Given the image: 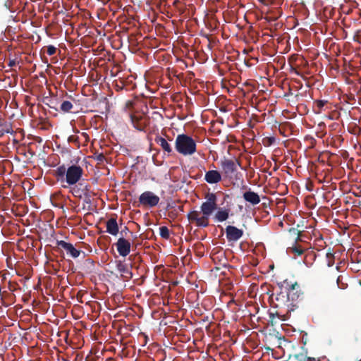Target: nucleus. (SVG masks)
<instances>
[{
    "mask_svg": "<svg viewBox=\"0 0 361 361\" xmlns=\"http://www.w3.org/2000/svg\"><path fill=\"white\" fill-rule=\"evenodd\" d=\"M269 300L271 305L278 309L275 313H270L269 314L272 324L275 317L283 321L287 320L290 317L291 312L298 307L297 304L290 302L288 295L284 289H279L276 295L272 293L269 296Z\"/></svg>",
    "mask_w": 361,
    "mask_h": 361,
    "instance_id": "obj_1",
    "label": "nucleus"
},
{
    "mask_svg": "<svg viewBox=\"0 0 361 361\" xmlns=\"http://www.w3.org/2000/svg\"><path fill=\"white\" fill-rule=\"evenodd\" d=\"M175 148L178 153L183 156H190L197 151L195 140L187 134H178L175 140Z\"/></svg>",
    "mask_w": 361,
    "mask_h": 361,
    "instance_id": "obj_2",
    "label": "nucleus"
},
{
    "mask_svg": "<svg viewBox=\"0 0 361 361\" xmlns=\"http://www.w3.org/2000/svg\"><path fill=\"white\" fill-rule=\"evenodd\" d=\"M279 289H284L288 295L290 302L295 303L302 298L303 292L300 285L297 282H292L288 279H285L282 282L277 283Z\"/></svg>",
    "mask_w": 361,
    "mask_h": 361,
    "instance_id": "obj_3",
    "label": "nucleus"
},
{
    "mask_svg": "<svg viewBox=\"0 0 361 361\" xmlns=\"http://www.w3.org/2000/svg\"><path fill=\"white\" fill-rule=\"evenodd\" d=\"M83 169L78 165H71L67 168L66 182L68 185H73L78 183L82 177Z\"/></svg>",
    "mask_w": 361,
    "mask_h": 361,
    "instance_id": "obj_4",
    "label": "nucleus"
},
{
    "mask_svg": "<svg viewBox=\"0 0 361 361\" xmlns=\"http://www.w3.org/2000/svg\"><path fill=\"white\" fill-rule=\"evenodd\" d=\"M207 201L204 202L200 206L202 213L209 219V216L216 210L217 207V197L216 194L209 192L205 197Z\"/></svg>",
    "mask_w": 361,
    "mask_h": 361,
    "instance_id": "obj_5",
    "label": "nucleus"
},
{
    "mask_svg": "<svg viewBox=\"0 0 361 361\" xmlns=\"http://www.w3.org/2000/svg\"><path fill=\"white\" fill-rule=\"evenodd\" d=\"M220 166L222 173L226 177H229L238 171V167H241L240 161L237 159H221Z\"/></svg>",
    "mask_w": 361,
    "mask_h": 361,
    "instance_id": "obj_6",
    "label": "nucleus"
},
{
    "mask_svg": "<svg viewBox=\"0 0 361 361\" xmlns=\"http://www.w3.org/2000/svg\"><path fill=\"white\" fill-rule=\"evenodd\" d=\"M188 221L197 227H207L209 225V219L204 216L201 211L192 210L187 215Z\"/></svg>",
    "mask_w": 361,
    "mask_h": 361,
    "instance_id": "obj_7",
    "label": "nucleus"
},
{
    "mask_svg": "<svg viewBox=\"0 0 361 361\" xmlns=\"http://www.w3.org/2000/svg\"><path fill=\"white\" fill-rule=\"evenodd\" d=\"M160 198L151 191H145L139 197V205L145 207L152 208L159 202Z\"/></svg>",
    "mask_w": 361,
    "mask_h": 361,
    "instance_id": "obj_8",
    "label": "nucleus"
},
{
    "mask_svg": "<svg viewBox=\"0 0 361 361\" xmlns=\"http://www.w3.org/2000/svg\"><path fill=\"white\" fill-rule=\"evenodd\" d=\"M70 192L78 198H82L85 195L91 191V186L84 182H78L75 185H71Z\"/></svg>",
    "mask_w": 361,
    "mask_h": 361,
    "instance_id": "obj_9",
    "label": "nucleus"
},
{
    "mask_svg": "<svg viewBox=\"0 0 361 361\" xmlns=\"http://www.w3.org/2000/svg\"><path fill=\"white\" fill-rule=\"evenodd\" d=\"M130 118L133 127L140 131L144 130L148 123L147 118L139 113L130 114Z\"/></svg>",
    "mask_w": 361,
    "mask_h": 361,
    "instance_id": "obj_10",
    "label": "nucleus"
},
{
    "mask_svg": "<svg viewBox=\"0 0 361 361\" xmlns=\"http://www.w3.org/2000/svg\"><path fill=\"white\" fill-rule=\"evenodd\" d=\"M226 239L228 242H236L243 235V231L234 226H227L226 227Z\"/></svg>",
    "mask_w": 361,
    "mask_h": 361,
    "instance_id": "obj_11",
    "label": "nucleus"
},
{
    "mask_svg": "<svg viewBox=\"0 0 361 361\" xmlns=\"http://www.w3.org/2000/svg\"><path fill=\"white\" fill-rule=\"evenodd\" d=\"M116 246L118 254L121 257H126L130 252L131 243L123 237L118 239Z\"/></svg>",
    "mask_w": 361,
    "mask_h": 361,
    "instance_id": "obj_12",
    "label": "nucleus"
},
{
    "mask_svg": "<svg viewBox=\"0 0 361 361\" xmlns=\"http://www.w3.org/2000/svg\"><path fill=\"white\" fill-rule=\"evenodd\" d=\"M243 197L245 202H248L252 206L258 204L261 200L259 195L250 188L243 192Z\"/></svg>",
    "mask_w": 361,
    "mask_h": 361,
    "instance_id": "obj_13",
    "label": "nucleus"
},
{
    "mask_svg": "<svg viewBox=\"0 0 361 361\" xmlns=\"http://www.w3.org/2000/svg\"><path fill=\"white\" fill-rule=\"evenodd\" d=\"M56 244L59 247L64 249L67 252V253L70 254V255L73 258L79 257L81 252L80 250H78L76 248H75L71 243H67L64 240H58Z\"/></svg>",
    "mask_w": 361,
    "mask_h": 361,
    "instance_id": "obj_14",
    "label": "nucleus"
},
{
    "mask_svg": "<svg viewBox=\"0 0 361 361\" xmlns=\"http://www.w3.org/2000/svg\"><path fill=\"white\" fill-rule=\"evenodd\" d=\"M299 242L295 241L293 245L287 249V252L289 254L293 255L295 257L302 255L309 249L307 246H303Z\"/></svg>",
    "mask_w": 361,
    "mask_h": 361,
    "instance_id": "obj_15",
    "label": "nucleus"
},
{
    "mask_svg": "<svg viewBox=\"0 0 361 361\" xmlns=\"http://www.w3.org/2000/svg\"><path fill=\"white\" fill-rule=\"evenodd\" d=\"M204 180L209 184H216L221 181L222 176L217 170H209L204 175Z\"/></svg>",
    "mask_w": 361,
    "mask_h": 361,
    "instance_id": "obj_16",
    "label": "nucleus"
},
{
    "mask_svg": "<svg viewBox=\"0 0 361 361\" xmlns=\"http://www.w3.org/2000/svg\"><path fill=\"white\" fill-rule=\"evenodd\" d=\"M154 141L168 155H170L173 152L171 145L164 137L157 135L154 138Z\"/></svg>",
    "mask_w": 361,
    "mask_h": 361,
    "instance_id": "obj_17",
    "label": "nucleus"
},
{
    "mask_svg": "<svg viewBox=\"0 0 361 361\" xmlns=\"http://www.w3.org/2000/svg\"><path fill=\"white\" fill-rule=\"evenodd\" d=\"M106 232L112 235H116L118 233L119 228L116 221V218H110L106 224Z\"/></svg>",
    "mask_w": 361,
    "mask_h": 361,
    "instance_id": "obj_18",
    "label": "nucleus"
},
{
    "mask_svg": "<svg viewBox=\"0 0 361 361\" xmlns=\"http://www.w3.org/2000/svg\"><path fill=\"white\" fill-rule=\"evenodd\" d=\"M116 268L118 271L122 274V276L126 280L128 281L133 277V273L132 271L128 268L127 265L123 264L121 262H119L117 265Z\"/></svg>",
    "mask_w": 361,
    "mask_h": 361,
    "instance_id": "obj_19",
    "label": "nucleus"
},
{
    "mask_svg": "<svg viewBox=\"0 0 361 361\" xmlns=\"http://www.w3.org/2000/svg\"><path fill=\"white\" fill-rule=\"evenodd\" d=\"M229 212V209H220L216 212L214 219L219 222H223L228 218Z\"/></svg>",
    "mask_w": 361,
    "mask_h": 361,
    "instance_id": "obj_20",
    "label": "nucleus"
},
{
    "mask_svg": "<svg viewBox=\"0 0 361 361\" xmlns=\"http://www.w3.org/2000/svg\"><path fill=\"white\" fill-rule=\"evenodd\" d=\"M66 173L67 168L65 166V165H61L59 166L54 172V175L57 178V179L61 181L66 179Z\"/></svg>",
    "mask_w": 361,
    "mask_h": 361,
    "instance_id": "obj_21",
    "label": "nucleus"
},
{
    "mask_svg": "<svg viewBox=\"0 0 361 361\" xmlns=\"http://www.w3.org/2000/svg\"><path fill=\"white\" fill-rule=\"evenodd\" d=\"M288 232L290 235H291L293 237H295V241H302L301 239V231L298 230L295 228H290L288 230Z\"/></svg>",
    "mask_w": 361,
    "mask_h": 361,
    "instance_id": "obj_22",
    "label": "nucleus"
},
{
    "mask_svg": "<svg viewBox=\"0 0 361 361\" xmlns=\"http://www.w3.org/2000/svg\"><path fill=\"white\" fill-rule=\"evenodd\" d=\"M72 108L73 104L69 101H63L60 106L61 111L65 113L69 112L72 109Z\"/></svg>",
    "mask_w": 361,
    "mask_h": 361,
    "instance_id": "obj_23",
    "label": "nucleus"
},
{
    "mask_svg": "<svg viewBox=\"0 0 361 361\" xmlns=\"http://www.w3.org/2000/svg\"><path fill=\"white\" fill-rule=\"evenodd\" d=\"M94 193L91 190L90 192H88L87 195H85L84 197V204H86L88 205L87 210L90 211L92 210L91 204H92V196L94 195Z\"/></svg>",
    "mask_w": 361,
    "mask_h": 361,
    "instance_id": "obj_24",
    "label": "nucleus"
},
{
    "mask_svg": "<svg viewBox=\"0 0 361 361\" xmlns=\"http://www.w3.org/2000/svg\"><path fill=\"white\" fill-rule=\"evenodd\" d=\"M159 234L162 238L168 240L170 238L169 229L166 226H161L159 228Z\"/></svg>",
    "mask_w": 361,
    "mask_h": 361,
    "instance_id": "obj_25",
    "label": "nucleus"
},
{
    "mask_svg": "<svg viewBox=\"0 0 361 361\" xmlns=\"http://www.w3.org/2000/svg\"><path fill=\"white\" fill-rule=\"evenodd\" d=\"M343 277L342 276H338L336 280V283L338 285V287L341 289H345L347 288L348 285L347 283H344L342 282Z\"/></svg>",
    "mask_w": 361,
    "mask_h": 361,
    "instance_id": "obj_26",
    "label": "nucleus"
},
{
    "mask_svg": "<svg viewBox=\"0 0 361 361\" xmlns=\"http://www.w3.org/2000/svg\"><path fill=\"white\" fill-rule=\"evenodd\" d=\"M57 49L53 45H49L47 47V53L49 56L54 55L56 52Z\"/></svg>",
    "mask_w": 361,
    "mask_h": 361,
    "instance_id": "obj_27",
    "label": "nucleus"
},
{
    "mask_svg": "<svg viewBox=\"0 0 361 361\" xmlns=\"http://www.w3.org/2000/svg\"><path fill=\"white\" fill-rule=\"evenodd\" d=\"M327 101L326 100H317L315 101V104L317 105V106L318 107V109L319 110H321L326 104H327Z\"/></svg>",
    "mask_w": 361,
    "mask_h": 361,
    "instance_id": "obj_28",
    "label": "nucleus"
},
{
    "mask_svg": "<svg viewBox=\"0 0 361 361\" xmlns=\"http://www.w3.org/2000/svg\"><path fill=\"white\" fill-rule=\"evenodd\" d=\"M96 159L99 162H103L106 159V158H105V156L102 153H100V154L96 155Z\"/></svg>",
    "mask_w": 361,
    "mask_h": 361,
    "instance_id": "obj_29",
    "label": "nucleus"
},
{
    "mask_svg": "<svg viewBox=\"0 0 361 361\" xmlns=\"http://www.w3.org/2000/svg\"><path fill=\"white\" fill-rule=\"evenodd\" d=\"M301 359L300 361H315L314 358L304 356L303 355H300Z\"/></svg>",
    "mask_w": 361,
    "mask_h": 361,
    "instance_id": "obj_30",
    "label": "nucleus"
},
{
    "mask_svg": "<svg viewBox=\"0 0 361 361\" xmlns=\"http://www.w3.org/2000/svg\"><path fill=\"white\" fill-rule=\"evenodd\" d=\"M16 65V61L15 59H11L9 61L8 63V66L10 67V68H12L13 66H15Z\"/></svg>",
    "mask_w": 361,
    "mask_h": 361,
    "instance_id": "obj_31",
    "label": "nucleus"
},
{
    "mask_svg": "<svg viewBox=\"0 0 361 361\" xmlns=\"http://www.w3.org/2000/svg\"><path fill=\"white\" fill-rule=\"evenodd\" d=\"M78 141V137L72 135V136H70L68 137V142H77Z\"/></svg>",
    "mask_w": 361,
    "mask_h": 361,
    "instance_id": "obj_32",
    "label": "nucleus"
},
{
    "mask_svg": "<svg viewBox=\"0 0 361 361\" xmlns=\"http://www.w3.org/2000/svg\"><path fill=\"white\" fill-rule=\"evenodd\" d=\"M82 136L84 137L87 141L89 140V135L87 133H82Z\"/></svg>",
    "mask_w": 361,
    "mask_h": 361,
    "instance_id": "obj_33",
    "label": "nucleus"
},
{
    "mask_svg": "<svg viewBox=\"0 0 361 361\" xmlns=\"http://www.w3.org/2000/svg\"><path fill=\"white\" fill-rule=\"evenodd\" d=\"M326 257L329 259H332L333 258V255L331 253V252H328L326 253Z\"/></svg>",
    "mask_w": 361,
    "mask_h": 361,
    "instance_id": "obj_34",
    "label": "nucleus"
},
{
    "mask_svg": "<svg viewBox=\"0 0 361 361\" xmlns=\"http://www.w3.org/2000/svg\"><path fill=\"white\" fill-rule=\"evenodd\" d=\"M126 231H128V228L127 226H125V227H124V228H123V230L121 231V233H122L123 232H126Z\"/></svg>",
    "mask_w": 361,
    "mask_h": 361,
    "instance_id": "obj_35",
    "label": "nucleus"
},
{
    "mask_svg": "<svg viewBox=\"0 0 361 361\" xmlns=\"http://www.w3.org/2000/svg\"><path fill=\"white\" fill-rule=\"evenodd\" d=\"M130 234H131V235H132V237H133V240H134V239H135V238H137V235H134V234H133V233H132V232H131V233H130Z\"/></svg>",
    "mask_w": 361,
    "mask_h": 361,
    "instance_id": "obj_36",
    "label": "nucleus"
},
{
    "mask_svg": "<svg viewBox=\"0 0 361 361\" xmlns=\"http://www.w3.org/2000/svg\"><path fill=\"white\" fill-rule=\"evenodd\" d=\"M333 263H334V262H331V260H329L328 266H329V267L332 266V265H333Z\"/></svg>",
    "mask_w": 361,
    "mask_h": 361,
    "instance_id": "obj_37",
    "label": "nucleus"
},
{
    "mask_svg": "<svg viewBox=\"0 0 361 361\" xmlns=\"http://www.w3.org/2000/svg\"><path fill=\"white\" fill-rule=\"evenodd\" d=\"M117 90H121L123 88V86H119L118 84L116 85Z\"/></svg>",
    "mask_w": 361,
    "mask_h": 361,
    "instance_id": "obj_38",
    "label": "nucleus"
},
{
    "mask_svg": "<svg viewBox=\"0 0 361 361\" xmlns=\"http://www.w3.org/2000/svg\"><path fill=\"white\" fill-rule=\"evenodd\" d=\"M273 141H274V137L269 138L270 144H271Z\"/></svg>",
    "mask_w": 361,
    "mask_h": 361,
    "instance_id": "obj_39",
    "label": "nucleus"
},
{
    "mask_svg": "<svg viewBox=\"0 0 361 361\" xmlns=\"http://www.w3.org/2000/svg\"><path fill=\"white\" fill-rule=\"evenodd\" d=\"M108 361H114V359L113 358H109Z\"/></svg>",
    "mask_w": 361,
    "mask_h": 361,
    "instance_id": "obj_40",
    "label": "nucleus"
}]
</instances>
